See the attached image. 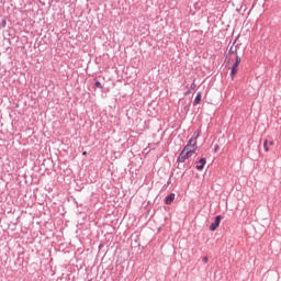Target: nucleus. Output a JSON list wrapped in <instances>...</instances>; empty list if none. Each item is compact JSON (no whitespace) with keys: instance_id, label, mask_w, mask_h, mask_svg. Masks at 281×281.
Instances as JSON below:
<instances>
[{"instance_id":"dca6fc26","label":"nucleus","mask_w":281,"mask_h":281,"mask_svg":"<svg viewBox=\"0 0 281 281\" xmlns=\"http://www.w3.org/2000/svg\"><path fill=\"white\" fill-rule=\"evenodd\" d=\"M273 144H274L273 140L269 142V146H273Z\"/></svg>"},{"instance_id":"39448f33","label":"nucleus","mask_w":281,"mask_h":281,"mask_svg":"<svg viewBox=\"0 0 281 281\" xmlns=\"http://www.w3.org/2000/svg\"><path fill=\"white\" fill-rule=\"evenodd\" d=\"M175 201V193H170L165 198V204L166 205H172V202Z\"/></svg>"},{"instance_id":"423d86ee","label":"nucleus","mask_w":281,"mask_h":281,"mask_svg":"<svg viewBox=\"0 0 281 281\" xmlns=\"http://www.w3.org/2000/svg\"><path fill=\"white\" fill-rule=\"evenodd\" d=\"M238 74V65L233 64L232 69H231V78L234 80L235 76Z\"/></svg>"},{"instance_id":"f3484780","label":"nucleus","mask_w":281,"mask_h":281,"mask_svg":"<svg viewBox=\"0 0 281 281\" xmlns=\"http://www.w3.org/2000/svg\"><path fill=\"white\" fill-rule=\"evenodd\" d=\"M2 25H5V20H2Z\"/></svg>"},{"instance_id":"f257e3e1","label":"nucleus","mask_w":281,"mask_h":281,"mask_svg":"<svg viewBox=\"0 0 281 281\" xmlns=\"http://www.w3.org/2000/svg\"><path fill=\"white\" fill-rule=\"evenodd\" d=\"M201 135V130H198L196 132L193 133L192 137L189 139L188 144L183 147L184 150H192V153H196V139H199Z\"/></svg>"},{"instance_id":"9b49d317","label":"nucleus","mask_w":281,"mask_h":281,"mask_svg":"<svg viewBox=\"0 0 281 281\" xmlns=\"http://www.w3.org/2000/svg\"><path fill=\"white\" fill-rule=\"evenodd\" d=\"M94 87H97V89H104V86H102V83L99 80L94 82Z\"/></svg>"},{"instance_id":"9d476101","label":"nucleus","mask_w":281,"mask_h":281,"mask_svg":"<svg viewBox=\"0 0 281 281\" xmlns=\"http://www.w3.org/2000/svg\"><path fill=\"white\" fill-rule=\"evenodd\" d=\"M241 60L240 56L236 55L234 65H240Z\"/></svg>"},{"instance_id":"f03ea898","label":"nucleus","mask_w":281,"mask_h":281,"mask_svg":"<svg viewBox=\"0 0 281 281\" xmlns=\"http://www.w3.org/2000/svg\"><path fill=\"white\" fill-rule=\"evenodd\" d=\"M194 155V151L192 150H186L184 148L181 150L177 158L178 164H186L187 159H190Z\"/></svg>"},{"instance_id":"a211bd4d","label":"nucleus","mask_w":281,"mask_h":281,"mask_svg":"<svg viewBox=\"0 0 281 281\" xmlns=\"http://www.w3.org/2000/svg\"><path fill=\"white\" fill-rule=\"evenodd\" d=\"M83 155H87V151H83Z\"/></svg>"},{"instance_id":"7ed1b4c3","label":"nucleus","mask_w":281,"mask_h":281,"mask_svg":"<svg viewBox=\"0 0 281 281\" xmlns=\"http://www.w3.org/2000/svg\"><path fill=\"white\" fill-rule=\"evenodd\" d=\"M221 221H223V216L222 215L215 216L214 222L211 223V225H210V231L211 232H216V229H218V226L221 225Z\"/></svg>"},{"instance_id":"20e7f679","label":"nucleus","mask_w":281,"mask_h":281,"mask_svg":"<svg viewBox=\"0 0 281 281\" xmlns=\"http://www.w3.org/2000/svg\"><path fill=\"white\" fill-rule=\"evenodd\" d=\"M195 164H200L196 165L195 168L196 170L201 171L203 170V168H205V164H207V160L205 158H201L200 160L195 161Z\"/></svg>"},{"instance_id":"0eeeda50","label":"nucleus","mask_w":281,"mask_h":281,"mask_svg":"<svg viewBox=\"0 0 281 281\" xmlns=\"http://www.w3.org/2000/svg\"><path fill=\"white\" fill-rule=\"evenodd\" d=\"M196 104H201V92L196 93V97L193 101V106H196Z\"/></svg>"},{"instance_id":"1a4fd4ad","label":"nucleus","mask_w":281,"mask_h":281,"mask_svg":"<svg viewBox=\"0 0 281 281\" xmlns=\"http://www.w3.org/2000/svg\"><path fill=\"white\" fill-rule=\"evenodd\" d=\"M263 148H265L266 153H269V140L265 139Z\"/></svg>"},{"instance_id":"6e6552de","label":"nucleus","mask_w":281,"mask_h":281,"mask_svg":"<svg viewBox=\"0 0 281 281\" xmlns=\"http://www.w3.org/2000/svg\"><path fill=\"white\" fill-rule=\"evenodd\" d=\"M228 54H238V46H235V48L232 46L228 50Z\"/></svg>"},{"instance_id":"f8f14e48","label":"nucleus","mask_w":281,"mask_h":281,"mask_svg":"<svg viewBox=\"0 0 281 281\" xmlns=\"http://www.w3.org/2000/svg\"><path fill=\"white\" fill-rule=\"evenodd\" d=\"M194 82H196V79H194L193 82L190 86L191 91H194L196 89V83H194Z\"/></svg>"},{"instance_id":"ddd939ff","label":"nucleus","mask_w":281,"mask_h":281,"mask_svg":"<svg viewBox=\"0 0 281 281\" xmlns=\"http://www.w3.org/2000/svg\"><path fill=\"white\" fill-rule=\"evenodd\" d=\"M218 144H216L215 146H214V153H218Z\"/></svg>"},{"instance_id":"2eb2a0df","label":"nucleus","mask_w":281,"mask_h":281,"mask_svg":"<svg viewBox=\"0 0 281 281\" xmlns=\"http://www.w3.org/2000/svg\"><path fill=\"white\" fill-rule=\"evenodd\" d=\"M190 93H192V90H188L187 92H184V95H190Z\"/></svg>"},{"instance_id":"4468645a","label":"nucleus","mask_w":281,"mask_h":281,"mask_svg":"<svg viewBox=\"0 0 281 281\" xmlns=\"http://www.w3.org/2000/svg\"><path fill=\"white\" fill-rule=\"evenodd\" d=\"M207 260H209L207 257L202 258V262H204V263H207Z\"/></svg>"}]
</instances>
